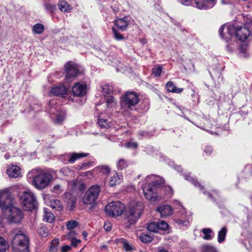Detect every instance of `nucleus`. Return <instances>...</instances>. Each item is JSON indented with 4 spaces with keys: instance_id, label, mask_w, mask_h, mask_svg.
Instances as JSON below:
<instances>
[{
    "instance_id": "obj_9",
    "label": "nucleus",
    "mask_w": 252,
    "mask_h": 252,
    "mask_svg": "<svg viewBox=\"0 0 252 252\" xmlns=\"http://www.w3.org/2000/svg\"><path fill=\"white\" fill-rule=\"evenodd\" d=\"M235 31L234 25L224 24L220 28L219 33L221 38L227 41L234 35Z\"/></svg>"
},
{
    "instance_id": "obj_36",
    "label": "nucleus",
    "mask_w": 252,
    "mask_h": 252,
    "mask_svg": "<svg viewBox=\"0 0 252 252\" xmlns=\"http://www.w3.org/2000/svg\"><path fill=\"white\" fill-rule=\"evenodd\" d=\"M158 226V231L160 230H166L168 228V224L163 220H160L157 222Z\"/></svg>"
},
{
    "instance_id": "obj_44",
    "label": "nucleus",
    "mask_w": 252,
    "mask_h": 252,
    "mask_svg": "<svg viewBox=\"0 0 252 252\" xmlns=\"http://www.w3.org/2000/svg\"><path fill=\"white\" fill-rule=\"evenodd\" d=\"M106 102L108 107H112L116 104L114 98L111 96H109L106 98Z\"/></svg>"
},
{
    "instance_id": "obj_6",
    "label": "nucleus",
    "mask_w": 252,
    "mask_h": 252,
    "mask_svg": "<svg viewBox=\"0 0 252 252\" xmlns=\"http://www.w3.org/2000/svg\"><path fill=\"white\" fill-rule=\"evenodd\" d=\"M9 221L13 223L20 222L23 218V214L20 209L12 206L5 211L2 212Z\"/></svg>"
},
{
    "instance_id": "obj_10",
    "label": "nucleus",
    "mask_w": 252,
    "mask_h": 252,
    "mask_svg": "<svg viewBox=\"0 0 252 252\" xmlns=\"http://www.w3.org/2000/svg\"><path fill=\"white\" fill-rule=\"evenodd\" d=\"M139 101L138 95L133 92H127L124 96L123 101L128 107L135 105Z\"/></svg>"
},
{
    "instance_id": "obj_58",
    "label": "nucleus",
    "mask_w": 252,
    "mask_h": 252,
    "mask_svg": "<svg viewBox=\"0 0 252 252\" xmlns=\"http://www.w3.org/2000/svg\"><path fill=\"white\" fill-rule=\"evenodd\" d=\"M191 0H181V2L183 4L188 5Z\"/></svg>"
},
{
    "instance_id": "obj_37",
    "label": "nucleus",
    "mask_w": 252,
    "mask_h": 252,
    "mask_svg": "<svg viewBox=\"0 0 252 252\" xmlns=\"http://www.w3.org/2000/svg\"><path fill=\"white\" fill-rule=\"evenodd\" d=\"M184 177L186 180L189 181H190L192 184L194 185L195 186L200 187L201 189H203V187L200 185V184L198 182H197L195 179H194L192 177H191L189 175H185Z\"/></svg>"
},
{
    "instance_id": "obj_15",
    "label": "nucleus",
    "mask_w": 252,
    "mask_h": 252,
    "mask_svg": "<svg viewBox=\"0 0 252 252\" xmlns=\"http://www.w3.org/2000/svg\"><path fill=\"white\" fill-rule=\"evenodd\" d=\"M87 86L86 84L76 83L73 87L72 91L74 95L77 96H83L86 94Z\"/></svg>"
},
{
    "instance_id": "obj_40",
    "label": "nucleus",
    "mask_w": 252,
    "mask_h": 252,
    "mask_svg": "<svg viewBox=\"0 0 252 252\" xmlns=\"http://www.w3.org/2000/svg\"><path fill=\"white\" fill-rule=\"evenodd\" d=\"M46 10L50 13H54L56 9V6L55 4L49 2H46L44 4Z\"/></svg>"
},
{
    "instance_id": "obj_7",
    "label": "nucleus",
    "mask_w": 252,
    "mask_h": 252,
    "mask_svg": "<svg viewBox=\"0 0 252 252\" xmlns=\"http://www.w3.org/2000/svg\"><path fill=\"white\" fill-rule=\"evenodd\" d=\"M125 210V205L119 201L110 202L105 207L106 213L111 217L119 216Z\"/></svg>"
},
{
    "instance_id": "obj_21",
    "label": "nucleus",
    "mask_w": 252,
    "mask_h": 252,
    "mask_svg": "<svg viewBox=\"0 0 252 252\" xmlns=\"http://www.w3.org/2000/svg\"><path fill=\"white\" fill-rule=\"evenodd\" d=\"M115 25L119 30L124 31L126 30L128 25V21L126 18H119L115 21Z\"/></svg>"
},
{
    "instance_id": "obj_50",
    "label": "nucleus",
    "mask_w": 252,
    "mask_h": 252,
    "mask_svg": "<svg viewBox=\"0 0 252 252\" xmlns=\"http://www.w3.org/2000/svg\"><path fill=\"white\" fill-rule=\"evenodd\" d=\"M39 233L41 236L42 237H46L48 235V232L47 229L45 228H41L39 230Z\"/></svg>"
},
{
    "instance_id": "obj_8",
    "label": "nucleus",
    "mask_w": 252,
    "mask_h": 252,
    "mask_svg": "<svg viewBox=\"0 0 252 252\" xmlns=\"http://www.w3.org/2000/svg\"><path fill=\"white\" fill-rule=\"evenodd\" d=\"M100 191V187L98 186L91 187L85 193L82 198L83 204L91 205L95 202Z\"/></svg>"
},
{
    "instance_id": "obj_39",
    "label": "nucleus",
    "mask_w": 252,
    "mask_h": 252,
    "mask_svg": "<svg viewBox=\"0 0 252 252\" xmlns=\"http://www.w3.org/2000/svg\"><path fill=\"white\" fill-rule=\"evenodd\" d=\"M59 244V241L58 239L53 240L50 245V252H55L57 251V246Z\"/></svg>"
},
{
    "instance_id": "obj_57",
    "label": "nucleus",
    "mask_w": 252,
    "mask_h": 252,
    "mask_svg": "<svg viewBox=\"0 0 252 252\" xmlns=\"http://www.w3.org/2000/svg\"><path fill=\"white\" fill-rule=\"evenodd\" d=\"M205 152L207 154H211L212 152V148L210 146H207L205 149Z\"/></svg>"
},
{
    "instance_id": "obj_60",
    "label": "nucleus",
    "mask_w": 252,
    "mask_h": 252,
    "mask_svg": "<svg viewBox=\"0 0 252 252\" xmlns=\"http://www.w3.org/2000/svg\"><path fill=\"white\" fill-rule=\"evenodd\" d=\"M55 103H56V101L54 100L51 101L49 103V106L50 107H51V106H53Z\"/></svg>"
},
{
    "instance_id": "obj_47",
    "label": "nucleus",
    "mask_w": 252,
    "mask_h": 252,
    "mask_svg": "<svg viewBox=\"0 0 252 252\" xmlns=\"http://www.w3.org/2000/svg\"><path fill=\"white\" fill-rule=\"evenodd\" d=\"M63 191V189L61 185H56L52 189V192L57 194H61Z\"/></svg>"
},
{
    "instance_id": "obj_61",
    "label": "nucleus",
    "mask_w": 252,
    "mask_h": 252,
    "mask_svg": "<svg viewBox=\"0 0 252 252\" xmlns=\"http://www.w3.org/2000/svg\"><path fill=\"white\" fill-rule=\"evenodd\" d=\"M82 235L84 237H87L88 233L86 231H83L82 233Z\"/></svg>"
},
{
    "instance_id": "obj_18",
    "label": "nucleus",
    "mask_w": 252,
    "mask_h": 252,
    "mask_svg": "<svg viewBox=\"0 0 252 252\" xmlns=\"http://www.w3.org/2000/svg\"><path fill=\"white\" fill-rule=\"evenodd\" d=\"M195 3L198 8H211L215 5L216 0H195Z\"/></svg>"
},
{
    "instance_id": "obj_43",
    "label": "nucleus",
    "mask_w": 252,
    "mask_h": 252,
    "mask_svg": "<svg viewBox=\"0 0 252 252\" xmlns=\"http://www.w3.org/2000/svg\"><path fill=\"white\" fill-rule=\"evenodd\" d=\"M66 227L68 230H72L78 226V223L74 220H70L66 222Z\"/></svg>"
},
{
    "instance_id": "obj_63",
    "label": "nucleus",
    "mask_w": 252,
    "mask_h": 252,
    "mask_svg": "<svg viewBox=\"0 0 252 252\" xmlns=\"http://www.w3.org/2000/svg\"><path fill=\"white\" fill-rule=\"evenodd\" d=\"M158 252H168V251L162 249L160 250Z\"/></svg>"
},
{
    "instance_id": "obj_55",
    "label": "nucleus",
    "mask_w": 252,
    "mask_h": 252,
    "mask_svg": "<svg viewBox=\"0 0 252 252\" xmlns=\"http://www.w3.org/2000/svg\"><path fill=\"white\" fill-rule=\"evenodd\" d=\"M75 235L76 233L75 231L72 230H71L67 234V239L71 240L72 238H75L74 236Z\"/></svg>"
},
{
    "instance_id": "obj_20",
    "label": "nucleus",
    "mask_w": 252,
    "mask_h": 252,
    "mask_svg": "<svg viewBox=\"0 0 252 252\" xmlns=\"http://www.w3.org/2000/svg\"><path fill=\"white\" fill-rule=\"evenodd\" d=\"M157 211L160 213L162 218L169 216L172 213V208L168 205H161L157 209Z\"/></svg>"
},
{
    "instance_id": "obj_38",
    "label": "nucleus",
    "mask_w": 252,
    "mask_h": 252,
    "mask_svg": "<svg viewBox=\"0 0 252 252\" xmlns=\"http://www.w3.org/2000/svg\"><path fill=\"white\" fill-rule=\"evenodd\" d=\"M202 252H217V250L212 246L205 245L202 247Z\"/></svg>"
},
{
    "instance_id": "obj_62",
    "label": "nucleus",
    "mask_w": 252,
    "mask_h": 252,
    "mask_svg": "<svg viewBox=\"0 0 252 252\" xmlns=\"http://www.w3.org/2000/svg\"><path fill=\"white\" fill-rule=\"evenodd\" d=\"M107 246L106 245H103L101 247V250H103V249H107Z\"/></svg>"
},
{
    "instance_id": "obj_5",
    "label": "nucleus",
    "mask_w": 252,
    "mask_h": 252,
    "mask_svg": "<svg viewBox=\"0 0 252 252\" xmlns=\"http://www.w3.org/2000/svg\"><path fill=\"white\" fill-rule=\"evenodd\" d=\"M52 179L50 173L41 172L36 175L33 180V185L39 189H43L48 186Z\"/></svg>"
},
{
    "instance_id": "obj_41",
    "label": "nucleus",
    "mask_w": 252,
    "mask_h": 252,
    "mask_svg": "<svg viewBox=\"0 0 252 252\" xmlns=\"http://www.w3.org/2000/svg\"><path fill=\"white\" fill-rule=\"evenodd\" d=\"M98 124L102 128H107L109 127V124L106 119H99Z\"/></svg>"
},
{
    "instance_id": "obj_32",
    "label": "nucleus",
    "mask_w": 252,
    "mask_h": 252,
    "mask_svg": "<svg viewBox=\"0 0 252 252\" xmlns=\"http://www.w3.org/2000/svg\"><path fill=\"white\" fill-rule=\"evenodd\" d=\"M44 30V26L41 24H36L32 27L33 32L36 34H41Z\"/></svg>"
},
{
    "instance_id": "obj_12",
    "label": "nucleus",
    "mask_w": 252,
    "mask_h": 252,
    "mask_svg": "<svg viewBox=\"0 0 252 252\" xmlns=\"http://www.w3.org/2000/svg\"><path fill=\"white\" fill-rule=\"evenodd\" d=\"M234 34L241 41H245L251 35V33L248 28L244 27H238L235 28Z\"/></svg>"
},
{
    "instance_id": "obj_49",
    "label": "nucleus",
    "mask_w": 252,
    "mask_h": 252,
    "mask_svg": "<svg viewBox=\"0 0 252 252\" xmlns=\"http://www.w3.org/2000/svg\"><path fill=\"white\" fill-rule=\"evenodd\" d=\"M64 116L63 114H58L56 115V118L54 119V122L56 124H60L63 121Z\"/></svg>"
},
{
    "instance_id": "obj_19",
    "label": "nucleus",
    "mask_w": 252,
    "mask_h": 252,
    "mask_svg": "<svg viewBox=\"0 0 252 252\" xmlns=\"http://www.w3.org/2000/svg\"><path fill=\"white\" fill-rule=\"evenodd\" d=\"M6 173L10 178H18L22 176L20 168L15 165H11L6 170Z\"/></svg>"
},
{
    "instance_id": "obj_46",
    "label": "nucleus",
    "mask_w": 252,
    "mask_h": 252,
    "mask_svg": "<svg viewBox=\"0 0 252 252\" xmlns=\"http://www.w3.org/2000/svg\"><path fill=\"white\" fill-rule=\"evenodd\" d=\"M98 168L100 171L104 174H108L110 172V168L107 165H102L99 166Z\"/></svg>"
},
{
    "instance_id": "obj_45",
    "label": "nucleus",
    "mask_w": 252,
    "mask_h": 252,
    "mask_svg": "<svg viewBox=\"0 0 252 252\" xmlns=\"http://www.w3.org/2000/svg\"><path fill=\"white\" fill-rule=\"evenodd\" d=\"M112 30L114 35V38L116 40H120L124 39L123 35L120 34L115 28H112Z\"/></svg>"
},
{
    "instance_id": "obj_17",
    "label": "nucleus",
    "mask_w": 252,
    "mask_h": 252,
    "mask_svg": "<svg viewBox=\"0 0 252 252\" xmlns=\"http://www.w3.org/2000/svg\"><path fill=\"white\" fill-rule=\"evenodd\" d=\"M147 181H151L153 188H158L164 183V179L159 176L156 175H151L147 177Z\"/></svg>"
},
{
    "instance_id": "obj_11",
    "label": "nucleus",
    "mask_w": 252,
    "mask_h": 252,
    "mask_svg": "<svg viewBox=\"0 0 252 252\" xmlns=\"http://www.w3.org/2000/svg\"><path fill=\"white\" fill-rule=\"evenodd\" d=\"M143 191L146 198L152 203H154L158 200V196L157 193L153 190V188L148 185L143 188Z\"/></svg>"
},
{
    "instance_id": "obj_25",
    "label": "nucleus",
    "mask_w": 252,
    "mask_h": 252,
    "mask_svg": "<svg viewBox=\"0 0 252 252\" xmlns=\"http://www.w3.org/2000/svg\"><path fill=\"white\" fill-rule=\"evenodd\" d=\"M166 88L168 92L173 93L179 94L182 93L183 91V88L176 87L172 81H169L166 83Z\"/></svg>"
},
{
    "instance_id": "obj_13",
    "label": "nucleus",
    "mask_w": 252,
    "mask_h": 252,
    "mask_svg": "<svg viewBox=\"0 0 252 252\" xmlns=\"http://www.w3.org/2000/svg\"><path fill=\"white\" fill-rule=\"evenodd\" d=\"M66 72V79L75 77L78 73L77 65L72 62H69L64 65Z\"/></svg>"
},
{
    "instance_id": "obj_59",
    "label": "nucleus",
    "mask_w": 252,
    "mask_h": 252,
    "mask_svg": "<svg viewBox=\"0 0 252 252\" xmlns=\"http://www.w3.org/2000/svg\"><path fill=\"white\" fill-rule=\"evenodd\" d=\"M92 163V162H87V163H84L82 164L81 168H83L84 167H86L87 166H88L90 165H91Z\"/></svg>"
},
{
    "instance_id": "obj_30",
    "label": "nucleus",
    "mask_w": 252,
    "mask_h": 252,
    "mask_svg": "<svg viewBox=\"0 0 252 252\" xmlns=\"http://www.w3.org/2000/svg\"><path fill=\"white\" fill-rule=\"evenodd\" d=\"M140 240L143 243H148L152 241L153 238L152 236L143 233L139 236Z\"/></svg>"
},
{
    "instance_id": "obj_27",
    "label": "nucleus",
    "mask_w": 252,
    "mask_h": 252,
    "mask_svg": "<svg viewBox=\"0 0 252 252\" xmlns=\"http://www.w3.org/2000/svg\"><path fill=\"white\" fill-rule=\"evenodd\" d=\"M58 7L59 9L63 12H69L72 9L71 6L66 1L63 0L59 2Z\"/></svg>"
},
{
    "instance_id": "obj_52",
    "label": "nucleus",
    "mask_w": 252,
    "mask_h": 252,
    "mask_svg": "<svg viewBox=\"0 0 252 252\" xmlns=\"http://www.w3.org/2000/svg\"><path fill=\"white\" fill-rule=\"evenodd\" d=\"M71 249V246L69 245H65L62 247L61 249V252H67Z\"/></svg>"
},
{
    "instance_id": "obj_31",
    "label": "nucleus",
    "mask_w": 252,
    "mask_h": 252,
    "mask_svg": "<svg viewBox=\"0 0 252 252\" xmlns=\"http://www.w3.org/2000/svg\"><path fill=\"white\" fill-rule=\"evenodd\" d=\"M9 248L7 242L2 237H0V252H5Z\"/></svg>"
},
{
    "instance_id": "obj_35",
    "label": "nucleus",
    "mask_w": 252,
    "mask_h": 252,
    "mask_svg": "<svg viewBox=\"0 0 252 252\" xmlns=\"http://www.w3.org/2000/svg\"><path fill=\"white\" fill-rule=\"evenodd\" d=\"M147 229L151 232H158V226L157 222H150L148 224Z\"/></svg>"
},
{
    "instance_id": "obj_1",
    "label": "nucleus",
    "mask_w": 252,
    "mask_h": 252,
    "mask_svg": "<svg viewBox=\"0 0 252 252\" xmlns=\"http://www.w3.org/2000/svg\"><path fill=\"white\" fill-rule=\"evenodd\" d=\"M11 234L13 236L12 245L15 252H27L29 242L27 232L15 229Z\"/></svg>"
},
{
    "instance_id": "obj_34",
    "label": "nucleus",
    "mask_w": 252,
    "mask_h": 252,
    "mask_svg": "<svg viewBox=\"0 0 252 252\" xmlns=\"http://www.w3.org/2000/svg\"><path fill=\"white\" fill-rule=\"evenodd\" d=\"M202 232L204 234L203 238L205 240H211L213 238V236L211 235L212 230L210 228H204L203 229Z\"/></svg>"
},
{
    "instance_id": "obj_28",
    "label": "nucleus",
    "mask_w": 252,
    "mask_h": 252,
    "mask_svg": "<svg viewBox=\"0 0 252 252\" xmlns=\"http://www.w3.org/2000/svg\"><path fill=\"white\" fill-rule=\"evenodd\" d=\"M122 180V176L118 174L117 173H115L111 177L109 181V185L113 187L117 184H119L121 182Z\"/></svg>"
},
{
    "instance_id": "obj_53",
    "label": "nucleus",
    "mask_w": 252,
    "mask_h": 252,
    "mask_svg": "<svg viewBox=\"0 0 252 252\" xmlns=\"http://www.w3.org/2000/svg\"><path fill=\"white\" fill-rule=\"evenodd\" d=\"M244 22L246 26L248 27H251L252 26V19L249 18H246L244 19Z\"/></svg>"
},
{
    "instance_id": "obj_16",
    "label": "nucleus",
    "mask_w": 252,
    "mask_h": 252,
    "mask_svg": "<svg viewBox=\"0 0 252 252\" xmlns=\"http://www.w3.org/2000/svg\"><path fill=\"white\" fill-rule=\"evenodd\" d=\"M67 92V89L64 86L60 85L53 87L50 91V95L64 97Z\"/></svg>"
},
{
    "instance_id": "obj_2",
    "label": "nucleus",
    "mask_w": 252,
    "mask_h": 252,
    "mask_svg": "<svg viewBox=\"0 0 252 252\" xmlns=\"http://www.w3.org/2000/svg\"><path fill=\"white\" fill-rule=\"evenodd\" d=\"M143 210V205L141 202L132 203L125 210V219L129 223H135L141 216Z\"/></svg>"
},
{
    "instance_id": "obj_51",
    "label": "nucleus",
    "mask_w": 252,
    "mask_h": 252,
    "mask_svg": "<svg viewBox=\"0 0 252 252\" xmlns=\"http://www.w3.org/2000/svg\"><path fill=\"white\" fill-rule=\"evenodd\" d=\"M104 228L107 231H109L111 229V224L109 221H106L104 224Z\"/></svg>"
},
{
    "instance_id": "obj_56",
    "label": "nucleus",
    "mask_w": 252,
    "mask_h": 252,
    "mask_svg": "<svg viewBox=\"0 0 252 252\" xmlns=\"http://www.w3.org/2000/svg\"><path fill=\"white\" fill-rule=\"evenodd\" d=\"M137 146V143H127L126 144V147H129V148H136Z\"/></svg>"
},
{
    "instance_id": "obj_29",
    "label": "nucleus",
    "mask_w": 252,
    "mask_h": 252,
    "mask_svg": "<svg viewBox=\"0 0 252 252\" xmlns=\"http://www.w3.org/2000/svg\"><path fill=\"white\" fill-rule=\"evenodd\" d=\"M227 231V228L225 227H223L219 232L218 241L219 243H221L225 240Z\"/></svg>"
},
{
    "instance_id": "obj_4",
    "label": "nucleus",
    "mask_w": 252,
    "mask_h": 252,
    "mask_svg": "<svg viewBox=\"0 0 252 252\" xmlns=\"http://www.w3.org/2000/svg\"><path fill=\"white\" fill-rule=\"evenodd\" d=\"M14 198L8 189L0 190V208L1 211H5L13 206Z\"/></svg>"
},
{
    "instance_id": "obj_24",
    "label": "nucleus",
    "mask_w": 252,
    "mask_h": 252,
    "mask_svg": "<svg viewBox=\"0 0 252 252\" xmlns=\"http://www.w3.org/2000/svg\"><path fill=\"white\" fill-rule=\"evenodd\" d=\"M49 206L53 209L58 211H61L63 209L62 202L59 199H51Z\"/></svg>"
},
{
    "instance_id": "obj_3",
    "label": "nucleus",
    "mask_w": 252,
    "mask_h": 252,
    "mask_svg": "<svg viewBox=\"0 0 252 252\" xmlns=\"http://www.w3.org/2000/svg\"><path fill=\"white\" fill-rule=\"evenodd\" d=\"M20 202L25 210L32 211L38 207L35 194L31 190L23 191L19 195Z\"/></svg>"
},
{
    "instance_id": "obj_48",
    "label": "nucleus",
    "mask_w": 252,
    "mask_h": 252,
    "mask_svg": "<svg viewBox=\"0 0 252 252\" xmlns=\"http://www.w3.org/2000/svg\"><path fill=\"white\" fill-rule=\"evenodd\" d=\"M102 89L104 93L108 94H111L113 91L112 87L108 84L103 85Z\"/></svg>"
},
{
    "instance_id": "obj_22",
    "label": "nucleus",
    "mask_w": 252,
    "mask_h": 252,
    "mask_svg": "<svg viewBox=\"0 0 252 252\" xmlns=\"http://www.w3.org/2000/svg\"><path fill=\"white\" fill-rule=\"evenodd\" d=\"M116 243H122L123 245L124 249L126 252H131L134 248V247L128 243L127 240L124 238H117L115 240Z\"/></svg>"
},
{
    "instance_id": "obj_33",
    "label": "nucleus",
    "mask_w": 252,
    "mask_h": 252,
    "mask_svg": "<svg viewBox=\"0 0 252 252\" xmlns=\"http://www.w3.org/2000/svg\"><path fill=\"white\" fill-rule=\"evenodd\" d=\"M128 162L124 158H121L117 162V167L118 169L122 170L128 166Z\"/></svg>"
},
{
    "instance_id": "obj_54",
    "label": "nucleus",
    "mask_w": 252,
    "mask_h": 252,
    "mask_svg": "<svg viewBox=\"0 0 252 252\" xmlns=\"http://www.w3.org/2000/svg\"><path fill=\"white\" fill-rule=\"evenodd\" d=\"M71 245L73 247H76L79 243L81 242L80 240H78L76 238H72L71 240Z\"/></svg>"
},
{
    "instance_id": "obj_14",
    "label": "nucleus",
    "mask_w": 252,
    "mask_h": 252,
    "mask_svg": "<svg viewBox=\"0 0 252 252\" xmlns=\"http://www.w3.org/2000/svg\"><path fill=\"white\" fill-rule=\"evenodd\" d=\"M88 155V154L84 153H69L68 154H67L65 156L64 161V162L65 164H67L68 163H74L77 159L86 157Z\"/></svg>"
},
{
    "instance_id": "obj_23",
    "label": "nucleus",
    "mask_w": 252,
    "mask_h": 252,
    "mask_svg": "<svg viewBox=\"0 0 252 252\" xmlns=\"http://www.w3.org/2000/svg\"><path fill=\"white\" fill-rule=\"evenodd\" d=\"M64 197L67 199V205L69 206L70 210H72L75 206L76 198L68 192L64 194Z\"/></svg>"
},
{
    "instance_id": "obj_26",
    "label": "nucleus",
    "mask_w": 252,
    "mask_h": 252,
    "mask_svg": "<svg viewBox=\"0 0 252 252\" xmlns=\"http://www.w3.org/2000/svg\"><path fill=\"white\" fill-rule=\"evenodd\" d=\"M43 220L45 221L51 223L54 221L55 220V217L51 211L46 208H44Z\"/></svg>"
},
{
    "instance_id": "obj_42",
    "label": "nucleus",
    "mask_w": 252,
    "mask_h": 252,
    "mask_svg": "<svg viewBox=\"0 0 252 252\" xmlns=\"http://www.w3.org/2000/svg\"><path fill=\"white\" fill-rule=\"evenodd\" d=\"M162 71V68L159 65H156L152 69V73L156 77H159Z\"/></svg>"
}]
</instances>
